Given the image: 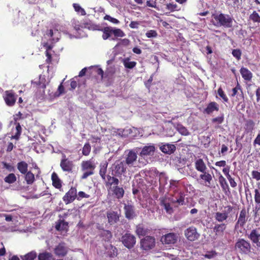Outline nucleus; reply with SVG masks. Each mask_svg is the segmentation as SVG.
I'll return each mask as SVG.
<instances>
[{
  "mask_svg": "<svg viewBox=\"0 0 260 260\" xmlns=\"http://www.w3.org/2000/svg\"><path fill=\"white\" fill-rule=\"evenodd\" d=\"M211 22L216 27L222 26L225 28H231L233 26V18L229 14L221 12L212 14Z\"/></svg>",
  "mask_w": 260,
  "mask_h": 260,
  "instance_id": "nucleus-1",
  "label": "nucleus"
},
{
  "mask_svg": "<svg viewBox=\"0 0 260 260\" xmlns=\"http://www.w3.org/2000/svg\"><path fill=\"white\" fill-rule=\"evenodd\" d=\"M95 168V165L91 160L82 161L81 164V170L83 174L80 179L84 180L93 175Z\"/></svg>",
  "mask_w": 260,
  "mask_h": 260,
  "instance_id": "nucleus-2",
  "label": "nucleus"
},
{
  "mask_svg": "<svg viewBox=\"0 0 260 260\" xmlns=\"http://www.w3.org/2000/svg\"><path fill=\"white\" fill-rule=\"evenodd\" d=\"M235 249L240 253L247 254L251 252L250 243L246 240L241 238L239 239L235 243Z\"/></svg>",
  "mask_w": 260,
  "mask_h": 260,
  "instance_id": "nucleus-3",
  "label": "nucleus"
},
{
  "mask_svg": "<svg viewBox=\"0 0 260 260\" xmlns=\"http://www.w3.org/2000/svg\"><path fill=\"white\" fill-rule=\"evenodd\" d=\"M60 167L63 172L72 173L75 165L73 160L67 158L65 154H62L60 162Z\"/></svg>",
  "mask_w": 260,
  "mask_h": 260,
  "instance_id": "nucleus-4",
  "label": "nucleus"
},
{
  "mask_svg": "<svg viewBox=\"0 0 260 260\" xmlns=\"http://www.w3.org/2000/svg\"><path fill=\"white\" fill-rule=\"evenodd\" d=\"M155 239L153 236H147L140 241L141 248L144 250H149L155 247Z\"/></svg>",
  "mask_w": 260,
  "mask_h": 260,
  "instance_id": "nucleus-5",
  "label": "nucleus"
},
{
  "mask_svg": "<svg viewBox=\"0 0 260 260\" xmlns=\"http://www.w3.org/2000/svg\"><path fill=\"white\" fill-rule=\"evenodd\" d=\"M121 241L125 247L128 249L133 248L136 243V238L134 235L126 233L121 237Z\"/></svg>",
  "mask_w": 260,
  "mask_h": 260,
  "instance_id": "nucleus-6",
  "label": "nucleus"
},
{
  "mask_svg": "<svg viewBox=\"0 0 260 260\" xmlns=\"http://www.w3.org/2000/svg\"><path fill=\"white\" fill-rule=\"evenodd\" d=\"M184 235L188 241L191 242L197 240L200 236V234L198 232L197 228L193 226L187 228L184 231Z\"/></svg>",
  "mask_w": 260,
  "mask_h": 260,
  "instance_id": "nucleus-7",
  "label": "nucleus"
},
{
  "mask_svg": "<svg viewBox=\"0 0 260 260\" xmlns=\"http://www.w3.org/2000/svg\"><path fill=\"white\" fill-rule=\"evenodd\" d=\"M69 250V248L66 243L61 242L57 245L54 249V254L58 257H63L67 255Z\"/></svg>",
  "mask_w": 260,
  "mask_h": 260,
  "instance_id": "nucleus-8",
  "label": "nucleus"
},
{
  "mask_svg": "<svg viewBox=\"0 0 260 260\" xmlns=\"http://www.w3.org/2000/svg\"><path fill=\"white\" fill-rule=\"evenodd\" d=\"M178 235L174 233H169L164 235L160 238V241L164 244H174L178 240Z\"/></svg>",
  "mask_w": 260,
  "mask_h": 260,
  "instance_id": "nucleus-9",
  "label": "nucleus"
},
{
  "mask_svg": "<svg viewBox=\"0 0 260 260\" xmlns=\"http://www.w3.org/2000/svg\"><path fill=\"white\" fill-rule=\"evenodd\" d=\"M77 189L75 187H71L69 190L66 193L62 200L66 205L72 203L77 199Z\"/></svg>",
  "mask_w": 260,
  "mask_h": 260,
  "instance_id": "nucleus-10",
  "label": "nucleus"
},
{
  "mask_svg": "<svg viewBox=\"0 0 260 260\" xmlns=\"http://www.w3.org/2000/svg\"><path fill=\"white\" fill-rule=\"evenodd\" d=\"M16 96L13 90H7L5 92L4 99L6 105L12 107L14 106L16 101Z\"/></svg>",
  "mask_w": 260,
  "mask_h": 260,
  "instance_id": "nucleus-11",
  "label": "nucleus"
},
{
  "mask_svg": "<svg viewBox=\"0 0 260 260\" xmlns=\"http://www.w3.org/2000/svg\"><path fill=\"white\" fill-rule=\"evenodd\" d=\"M126 166L124 161L116 162L114 167V173H112V175L115 176L120 177L123 174L126 172L127 169Z\"/></svg>",
  "mask_w": 260,
  "mask_h": 260,
  "instance_id": "nucleus-12",
  "label": "nucleus"
},
{
  "mask_svg": "<svg viewBox=\"0 0 260 260\" xmlns=\"http://www.w3.org/2000/svg\"><path fill=\"white\" fill-rule=\"evenodd\" d=\"M227 212H217L214 214V218L215 220L218 222H223V221L226 220L229 217V213H230L233 209V207L231 205H229L227 207Z\"/></svg>",
  "mask_w": 260,
  "mask_h": 260,
  "instance_id": "nucleus-13",
  "label": "nucleus"
},
{
  "mask_svg": "<svg viewBox=\"0 0 260 260\" xmlns=\"http://www.w3.org/2000/svg\"><path fill=\"white\" fill-rule=\"evenodd\" d=\"M124 211L125 216L127 219H132L136 216L134 206L130 202H128L126 204H124Z\"/></svg>",
  "mask_w": 260,
  "mask_h": 260,
  "instance_id": "nucleus-14",
  "label": "nucleus"
},
{
  "mask_svg": "<svg viewBox=\"0 0 260 260\" xmlns=\"http://www.w3.org/2000/svg\"><path fill=\"white\" fill-rule=\"evenodd\" d=\"M248 212L246 211L245 208H243L240 212L239 216L236 223L235 227L242 228L247 221L248 216H247Z\"/></svg>",
  "mask_w": 260,
  "mask_h": 260,
  "instance_id": "nucleus-15",
  "label": "nucleus"
},
{
  "mask_svg": "<svg viewBox=\"0 0 260 260\" xmlns=\"http://www.w3.org/2000/svg\"><path fill=\"white\" fill-rule=\"evenodd\" d=\"M106 214L108 223L110 225H113L119 220L120 213H118L116 211L112 210L109 211L107 212Z\"/></svg>",
  "mask_w": 260,
  "mask_h": 260,
  "instance_id": "nucleus-16",
  "label": "nucleus"
},
{
  "mask_svg": "<svg viewBox=\"0 0 260 260\" xmlns=\"http://www.w3.org/2000/svg\"><path fill=\"white\" fill-rule=\"evenodd\" d=\"M137 158V153L133 150H130L125 157L124 162L129 167L134 166V163L136 162Z\"/></svg>",
  "mask_w": 260,
  "mask_h": 260,
  "instance_id": "nucleus-17",
  "label": "nucleus"
},
{
  "mask_svg": "<svg viewBox=\"0 0 260 260\" xmlns=\"http://www.w3.org/2000/svg\"><path fill=\"white\" fill-rule=\"evenodd\" d=\"M248 238L252 243H257L260 240V228L252 229L247 236Z\"/></svg>",
  "mask_w": 260,
  "mask_h": 260,
  "instance_id": "nucleus-18",
  "label": "nucleus"
},
{
  "mask_svg": "<svg viewBox=\"0 0 260 260\" xmlns=\"http://www.w3.org/2000/svg\"><path fill=\"white\" fill-rule=\"evenodd\" d=\"M219 110V105L215 102H211L207 105L204 112L207 114H210L214 111H218Z\"/></svg>",
  "mask_w": 260,
  "mask_h": 260,
  "instance_id": "nucleus-19",
  "label": "nucleus"
},
{
  "mask_svg": "<svg viewBox=\"0 0 260 260\" xmlns=\"http://www.w3.org/2000/svg\"><path fill=\"white\" fill-rule=\"evenodd\" d=\"M201 173L202 174L200 175V179L205 183L206 186H209L212 181V175L208 172V170Z\"/></svg>",
  "mask_w": 260,
  "mask_h": 260,
  "instance_id": "nucleus-20",
  "label": "nucleus"
},
{
  "mask_svg": "<svg viewBox=\"0 0 260 260\" xmlns=\"http://www.w3.org/2000/svg\"><path fill=\"white\" fill-rule=\"evenodd\" d=\"M160 150L164 153L171 154L176 150V146L174 144H163L159 147Z\"/></svg>",
  "mask_w": 260,
  "mask_h": 260,
  "instance_id": "nucleus-21",
  "label": "nucleus"
},
{
  "mask_svg": "<svg viewBox=\"0 0 260 260\" xmlns=\"http://www.w3.org/2000/svg\"><path fill=\"white\" fill-rule=\"evenodd\" d=\"M226 228V224L225 223H216L215 224V225L213 228V230L216 236H221L223 234Z\"/></svg>",
  "mask_w": 260,
  "mask_h": 260,
  "instance_id": "nucleus-22",
  "label": "nucleus"
},
{
  "mask_svg": "<svg viewBox=\"0 0 260 260\" xmlns=\"http://www.w3.org/2000/svg\"><path fill=\"white\" fill-rule=\"evenodd\" d=\"M194 167L198 172L201 173L208 170L205 162L202 158H199L195 161Z\"/></svg>",
  "mask_w": 260,
  "mask_h": 260,
  "instance_id": "nucleus-23",
  "label": "nucleus"
},
{
  "mask_svg": "<svg viewBox=\"0 0 260 260\" xmlns=\"http://www.w3.org/2000/svg\"><path fill=\"white\" fill-rule=\"evenodd\" d=\"M112 191L113 194H114L117 199H121L124 196V190L122 187L118 186V185L113 186Z\"/></svg>",
  "mask_w": 260,
  "mask_h": 260,
  "instance_id": "nucleus-24",
  "label": "nucleus"
},
{
  "mask_svg": "<svg viewBox=\"0 0 260 260\" xmlns=\"http://www.w3.org/2000/svg\"><path fill=\"white\" fill-rule=\"evenodd\" d=\"M69 228V223L64 220L59 219L56 223L55 229L58 231H67Z\"/></svg>",
  "mask_w": 260,
  "mask_h": 260,
  "instance_id": "nucleus-25",
  "label": "nucleus"
},
{
  "mask_svg": "<svg viewBox=\"0 0 260 260\" xmlns=\"http://www.w3.org/2000/svg\"><path fill=\"white\" fill-rule=\"evenodd\" d=\"M51 179L52 181V185L56 188L60 189L62 187V183L61 180L59 178L57 174L53 172L51 175Z\"/></svg>",
  "mask_w": 260,
  "mask_h": 260,
  "instance_id": "nucleus-26",
  "label": "nucleus"
},
{
  "mask_svg": "<svg viewBox=\"0 0 260 260\" xmlns=\"http://www.w3.org/2000/svg\"><path fill=\"white\" fill-rule=\"evenodd\" d=\"M155 150V147L153 145L145 146L140 152V155L147 156L153 154Z\"/></svg>",
  "mask_w": 260,
  "mask_h": 260,
  "instance_id": "nucleus-27",
  "label": "nucleus"
},
{
  "mask_svg": "<svg viewBox=\"0 0 260 260\" xmlns=\"http://www.w3.org/2000/svg\"><path fill=\"white\" fill-rule=\"evenodd\" d=\"M242 78L246 81H250L253 77L252 73L247 68L242 67L240 70Z\"/></svg>",
  "mask_w": 260,
  "mask_h": 260,
  "instance_id": "nucleus-28",
  "label": "nucleus"
},
{
  "mask_svg": "<svg viewBox=\"0 0 260 260\" xmlns=\"http://www.w3.org/2000/svg\"><path fill=\"white\" fill-rule=\"evenodd\" d=\"M18 119L16 118H14V121H15L16 128H15V135L12 136L11 138L12 139H15L16 140H18L20 138V135L22 132V127L19 123H17Z\"/></svg>",
  "mask_w": 260,
  "mask_h": 260,
  "instance_id": "nucleus-29",
  "label": "nucleus"
},
{
  "mask_svg": "<svg viewBox=\"0 0 260 260\" xmlns=\"http://www.w3.org/2000/svg\"><path fill=\"white\" fill-rule=\"evenodd\" d=\"M28 164L24 161H21L17 163V168L21 174H25L28 172Z\"/></svg>",
  "mask_w": 260,
  "mask_h": 260,
  "instance_id": "nucleus-30",
  "label": "nucleus"
},
{
  "mask_svg": "<svg viewBox=\"0 0 260 260\" xmlns=\"http://www.w3.org/2000/svg\"><path fill=\"white\" fill-rule=\"evenodd\" d=\"M59 32L57 30L49 29L46 32V35L49 37L53 41L57 42L59 40Z\"/></svg>",
  "mask_w": 260,
  "mask_h": 260,
  "instance_id": "nucleus-31",
  "label": "nucleus"
},
{
  "mask_svg": "<svg viewBox=\"0 0 260 260\" xmlns=\"http://www.w3.org/2000/svg\"><path fill=\"white\" fill-rule=\"evenodd\" d=\"M254 126L255 123L252 120H247L244 125L245 132L247 134L251 133L254 128Z\"/></svg>",
  "mask_w": 260,
  "mask_h": 260,
  "instance_id": "nucleus-32",
  "label": "nucleus"
},
{
  "mask_svg": "<svg viewBox=\"0 0 260 260\" xmlns=\"http://www.w3.org/2000/svg\"><path fill=\"white\" fill-rule=\"evenodd\" d=\"M149 232V230L145 228L142 225L139 224L136 227V233L139 236H144L146 235Z\"/></svg>",
  "mask_w": 260,
  "mask_h": 260,
  "instance_id": "nucleus-33",
  "label": "nucleus"
},
{
  "mask_svg": "<svg viewBox=\"0 0 260 260\" xmlns=\"http://www.w3.org/2000/svg\"><path fill=\"white\" fill-rule=\"evenodd\" d=\"M185 194L183 192H180L178 194V198L176 200H172L173 204H177L178 205H183L185 204Z\"/></svg>",
  "mask_w": 260,
  "mask_h": 260,
  "instance_id": "nucleus-34",
  "label": "nucleus"
},
{
  "mask_svg": "<svg viewBox=\"0 0 260 260\" xmlns=\"http://www.w3.org/2000/svg\"><path fill=\"white\" fill-rule=\"evenodd\" d=\"M238 90H240L241 92V94L239 95V97L241 100H243L244 99V95L242 91V89L241 85L239 84L238 82H237L236 86L232 89V93L231 96L232 97L235 96L238 93Z\"/></svg>",
  "mask_w": 260,
  "mask_h": 260,
  "instance_id": "nucleus-35",
  "label": "nucleus"
},
{
  "mask_svg": "<svg viewBox=\"0 0 260 260\" xmlns=\"http://www.w3.org/2000/svg\"><path fill=\"white\" fill-rule=\"evenodd\" d=\"M24 175L25 180L27 184L29 185L32 184L35 180L34 174L31 171H28Z\"/></svg>",
  "mask_w": 260,
  "mask_h": 260,
  "instance_id": "nucleus-36",
  "label": "nucleus"
},
{
  "mask_svg": "<svg viewBox=\"0 0 260 260\" xmlns=\"http://www.w3.org/2000/svg\"><path fill=\"white\" fill-rule=\"evenodd\" d=\"M102 31L103 32L102 38L105 40L109 38L113 34L112 27H105L102 29Z\"/></svg>",
  "mask_w": 260,
  "mask_h": 260,
  "instance_id": "nucleus-37",
  "label": "nucleus"
},
{
  "mask_svg": "<svg viewBox=\"0 0 260 260\" xmlns=\"http://www.w3.org/2000/svg\"><path fill=\"white\" fill-rule=\"evenodd\" d=\"M101 237L105 241H110L112 238V233L109 231L104 230L101 234Z\"/></svg>",
  "mask_w": 260,
  "mask_h": 260,
  "instance_id": "nucleus-38",
  "label": "nucleus"
},
{
  "mask_svg": "<svg viewBox=\"0 0 260 260\" xmlns=\"http://www.w3.org/2000/svg\"><path fill=\"white\" fill-rule=\"evenodd\" d=\"M166 9L168 10V12L166 13V15H169V14L171 12L180 10L177 5L173 3L167 4L166 5Z\"/></svg>",
  "mask_w": 260,
  "mask_h": 260,
  "instance_id": "nucleus-39",
  "label": "nucleus"
},
{
  "mask_svg": "<svg viewBox=\"0 0 260 260\" xmlns=\"http://www.w3.org/2000/svg\"><path fill=\"white\" fill-rule=\"evenodd\" d=\"M123 63L125 68L129 69L134 68L137 64L136 61H131L129 58H125L123 61Z\"/></svg>",
  "mask_w": 260,
  "mask_h": 260,
  "instance_id": "nucleus-40",
  "label": "nucleus"
},
{
  "mask_svg": "<svg viewBox=\"0 0 260 260\" xmlns=\"http://www.w3.org/2000/svg\"><path fill=\"white\" fill-rule=\"evenodd\" d=\"M249 19L253 23H260V15L256 11H253L249 16Z\"/></svg>",
  "mask_w": 260,
  "mask_h": 260,
  "instance_id": "nucleus-41",
  "label": "nucleus"
},
{
  "mask_svg": "<svg viewBox=\"0 0 260 260\" xmlns=\"http://www.w3.org/2000/svg\"><path fill=\"white\" fill-rule=\"evenodd\" d=\"M219 182L223 191L229 189V187L225 179L221 175L219 177Z\"/></svg>",
  "mask_w": 260,
  "mask_h": 260,
  "instance_id": "nucleus-42",
  "label": "nucleus"
},
{
  "mask_svg": "<svg viewBox=\"0 0 260 260\" xmlns=\"http://www.w3.org/2000/svg\"><path fill=\"white\" fill-rule=\"evenodd\" d=\"M52 257V254L48 252L45 251L39 253L38 255L39 260H50Z\"/></svg>",
  "mask_w": 260,
  "mask_h": 260,
  "instance_id": "nucleus-43",
  "label": "nucleus"
},
{
  "mask_svg": "<svg viewBox=\"0 0 260 260\" xmlns=\"http://www.w3.org/2000/svg\"><path fill=\"white\" fill-rule=\"evenodd\" d=\"M176 128L178 132L182 135L188 136L189 135V132L188 129L181 124H177Z\"/></svg>",
  "mask_w": 260,
  "mask_h": 260,
  "instance_id": "nucleus-44",
  "label": "nucleus"
},
{
  "mask_svg": "<svg viewBox=\"0 0 260 260\" xmlns=\"http://www.w3.org/2000/svg\"><path fill=\"white\" fill-rule=\"evenodd\" d=\"M16 180V177L14 173L9 174L4 178L5 182L9 184L14 183Z\"/></svg>",
  "mask_w": 260,
  "mask_h": 260,
  "instance_id": "nucleus-45",
  "label": "nucleus"
},
{
  "mask_svg": "<svg viewBox=\"0 0 260 260\" xmlns=\"http://www.w3.org/2000/svg\"><path fill=\"white\" fill-rule=\"evenodd\" d=\"M73 7L75 10V11L78 13H80L82 16H85L86 14V13L85 10L82 8L79 4L77 3H74L73 4Z\"/></svg>",
  "mask_w": 260,
  "mask_h": 260,
  "instance_id": "nucleus-46",
  "label": "nucleus"
},
{
  "mask_svg": "<svg viewBox=\"0 0 260 260\" xmlns=\"http://www.w3.org/2000/svg\"><path fill=\"white\" fill-rule=\"evenodd\" d=\"M37 257V253L35 251H32L21 257L23 260H34Z\"/></svg>",
  "mask_w": 260,
  "mask_h": 260,
  "instance_id": "nucleus-47",
  "label": "nucleus"
},
{
  "mask_svg": "<svg viewBox=\"0 0 260 260\" xmlns=\"http://www.w3.org/2000/svg\"><path fill=\"white\" fill-rule=\"evenodd\" d=\"M91 151V146L89 143H86L82 149V154L85 156H88Z\"/></svg>",
  "mask_w": 260,
  "mask_h": 260,
  "instance_id": "nucleus-48",
  "label": "nucleus"
},
{
  "mask_svg": "<svg viewBox=\"0 0 260 260\" xmlns=\"http://www.w3.org/2000/svg\"><path fill=\"white\" fill-rule=\"evenodd\" d=\"M217 93L219 96L223 100V102L225 103L229 102V99L225 94L224 91L222 88L220 87L217 90Z\"/></svg>",
  "mask_w": 260,
  "mask_h": 260,
  "instance_id": "nucleus-49",
  "label": "nucleus"
},
{
  "mask_svg": "<svg viewBox=\"0 0 260 260\" xmlns=\"http://www.w3.org/2000/svg\"><path fill=\"white\" fill-rule=\"evenodd\" d=\"M107 165H104L103 166H100V169L99 171V174L101 178L103 180H105L106 179V174L107 172Z\"/></svg>",
  "mask_w": 260,
  "mask_h": 260,
  "instance_id": "nucleus-50",
  "label": "nucleus"
},
{
  "mask_svg": "<svg viewBox=\"0 0 260 260\" xmlns=\"http://www.w3.org/2000/svg\"><path fill=\"white\" fill-rule=\"evenodd\" d=\"M254 199L256 204L260 205V189L256 188L254 190Z\"/></svg>",
  "mask_w": 260,
  "mask_h": 260,
  "instance_id": "nucleus-51",
  "label": "nucleus"
},
{
  "mask_svg": "<svg viewBox=\"0 0 260 260\" xmlns=\"http://www.w3.org/2000/svg\"><path fill=\"white\" fill-rule=\"evenodd\" d=\"M71 25L74 27V28L77 30L78 31L80 30L81 26V25L79 21L77 20L76 19H73L71 21Z\"/></svg>",
  "mask_w": 260,
  "mask_h": 260,
  "instance_id": "nucleus-52",
  "label": "nucleus"
},
{
  "mask_svg": "<svg viewBox=\"0 0 260 260\" xmlns=\"http://www.w3.org/2000/svg\"><path fill=\"white\" fill-rule=\"evenodd\" d=\"M113 34L116 37H123L125 36L124 32L120 28H112Z\"/></svg>",
  "mask_w": 260,
  "mask_h": 260,
  "instance_id": "nucleus-53",
  "label": "nucleus"
},
{
  "mask_svg": "<svg viewBox=\"0 0 260 260\" xmlns=\"http://www.w3.org/2000/svg\"><path fill=\"white\" fill-rule=\"evenodd\" d=\"M232 54L238 60L241 59L242 52L239 49H233Z\"/></svg>",
  "mask_w": 260,
  "mask_h": 260,
  "instance_id": "nucleus-54",
  "label": "nucleus"
},
{
  "mask_svg": "<svg viewBox=\"0 0 260 260\" xmlns=\"http://www.w3.org/2000/svg\"><path fill=\"white\" fill-rule=\"evenodd\" d=\"M90 196L88 194L86 193L84 191H80L78 193H77V200L80 201L83 198H89Z\"/></svg>",
  "mask_w": 260,
  "mask_h": 260,
  "instance_id": "nucleus-55",
  "label": "nucleus"
},
{
  "mask_svg": "<svg viewBox=\"0 0 260 260\" xmlns=\"http://www.w3.org/2000/svg\"><path fill=\"white\" fill-rule=\"evenodd\" d=\"M119 183V181L118 179H117V178H116L114 176L111 179V181L106 182L105 184H106V186H111L113 185H114V186L117 185H118Z\"/></svg>",
  "mask_w": 260,
  "mask_h": 260,
  "instance_id": "nucleus-56",
  "label": "nucleus"
},
{
  "mask_svg": "<svg viewBox=\"0 0 260 260\" xmlns=\"http://www.w3.org/2000/svg\"><path fill=\"white\" fill-rule=\"evenodd\" d=\"M41 83L40 84H39V86L38 87V88L40 90V91H41V89L42 90V92L43 93H45V89L46 87V80L45 78H41Z\"/></svg>",
  "mask_w": 260,
  "mask_h": 260,
  "instance_id": "nucleus-57",
  "label": "nucleus"
},
{
  "mask_svg": "<svg viewBox=\"0 0 260 260\" xmlns=\"http://www.w3.org/2000/svg\"><path fill=\"white\" fill-rule=\"evenodd\" d=\"M109 253L111 257L116 256L118 254V250L115 246L111 245Z\"/></svg>",
  "mask_w": 260,
  "mask_h": 260,
  "instance_id": "nucleus-58",
  "label": "nucleus"
},
{
  "mask_svg": "<svg viewBox=\"0 0 260 260\" xmlns=\"http://www.w3.org/2000/svg\"><path fill=\"white\" fill-rule=\"evenodd\" d=\"M104 19L109 21L110 22L114 24H118L120 22L118 19L115 18H113L108 15H106L104 17Z\"/></svg>",
  "mask_w": 260,
  "mask_h": 260,
  "instance_id": "nucleus-59",
  "label": "nucleus"
},
{
  "mask_svg": "<svg viewBox=\"0 0 260 260\" xmlns=\"http://www.w3.org/2000/svg\"><path fill=\"white\" fill-rule=\"evenodd\" d=\"M146 36L147 38H155L157 36V33L155 30H150L146 33Z\"/></svg>",
  "mask_w": 260,
  "mask_h": 260,
  "instance_id": "nucleus-60",
  "label": "nucleus"
},
{
  "mask_svg": "<svg viewBox=\"0 0 260 260\" xmlns=\"http://www.w3.org/2000/svg\"><path fill=\"white\" fill-rule=\"evenodd\" d=\"M232 1V6L234 8H237L238 9L242 4V0H231Z\"/></svg>",
  "mask_w": 260,
  "mask_h": 260,
  "instance_id": "nucleus-61",
  "label": "nucleus"
},
{
  "mask_svg": "<svg viewBox=\"0 0 260 260\" xmlns=\"http://www.w3.org/2000/svg\"><path fill=\"white\" fill-rule=\"evenodd\" d=\"M224 116L222 115L221 116L214 118L212 119V122H216L218 124H221L223 122Z\"/></svg>",
  "mask_w": 260,
  "mask_h": 260,
  "instance_id": "nucleus-62",
  "label": "nucleus"
},
{
  "mask_svg": "<svg viewBox=\"0 0 260 260\" xmlns=\"http://www.w3.org/2000/svg\"><path fill=\"white\" fill-rule=\"evenodd\" d=\"M3 164L4 166V167L6 168L7 170H8L10 172L14 171L15 170L14 167L12 166L11 165L7 163L6 162H3Z\"/></svg>",
  "mask_w": 260,
  "mask_h": 260,
  "instance_id": "nucleus-63",
  "label": "nucleus"
},
{
  "mask_svg": "<svg viewBox=\"0 0 260 260\" xmlns=\"http://www.w3.org/2000/svg\"><path fill=\"white\" fill-rule=\"evenodd\" d=\"M251 175L253 178L256 179L257 181L260 180V172L257 171H253L251 173Z\"/></svg>",
  "mask_w": 260,
  "mask_h": 260,
  "instance_id": "nucleus-64",
  "label": "nucleus"
}]
</instances>
